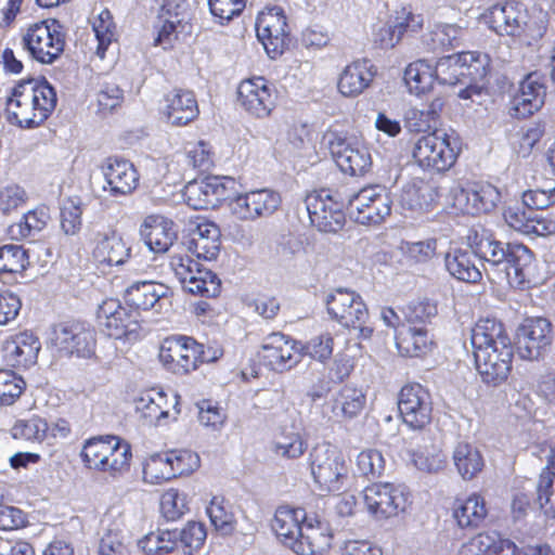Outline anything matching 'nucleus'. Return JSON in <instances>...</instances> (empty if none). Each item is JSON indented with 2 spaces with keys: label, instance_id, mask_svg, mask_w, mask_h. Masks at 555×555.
<instances>
[{
  "label": "nucleus",
  "instance_id": "nucleus-38",
  "mask_svg": "<svg viewBox=\"0 0 555 555\" xmlns=\"http://www.w3.org/2000/svg\"><path fill=\"white\" fill-rule=\"evenodd\" d=\"M94 260L108 266H119L130 256V248L115 232L98 233L92 251Z\"/></svg>",
  "mask_w": 555,
  "mask_h": 555
},
{
  "label": "nucleus",
  "instance_id": "nucleus-29",
  "mask_svg": "<svg viewBox=\"0 0 555 555\" xmlns=\"http://www.w3.org/2000/svg\"><path fill=\"white\" fill-rule=\"evenodd\" d=\"M514 349H505L504 345L499 352H481L474 356L478 373L488 385L496 386L508 377L512 370Z\"/></svg>",
  "mask_w": 555,
  "mask_h": 555
},
{
  "label": "nucleus",
  "instance_id": "nucleus-26",
  "mask_svg": "<svg viewBox=\"0 0 555 555\" xmlns=\"http://www.w3.org/2000/svg\"><path fill=\"white\" fill-rule=\"evenodd\" d=\"M307 513L302 508L279 506L271 521V528L278 539L294 553L299 543Z\"/></svg>",
  "mask_w": 555,
  "mask_h": 555
},
{
  "label": "nucleus",
  "instance_id": "nucleus-23",
  "mask_svg": "<svg viewBox=\"0 0 555 555\" xmlns=\"http://www.w3.org/2000/svg\"><path fill=\"white\" fill-rule=\"evenodd\" d=\"M179 398L178 395H172L171 404L173 412L170 413L167 408L168 401L166 393L163 390L152 389L142 393L135 400V411L140 413L146 425H166L169 418L176 421L180 414Z\"/></svg>",
  "mask_w": 555,
  "mask_h": 555
},
{
  "label": "nucleus",
  "instance_id": "nucleus-40",
  "mask_svg": "<svg viewBox=\"0 0 555 555\" xmlns=\"http://www.w3.org/2000/svg\"><path fill=\"white\" fill-rule=\"evenodd\" d=\"M488 515L485 499L472 494L465 500H457L453 506V518L460 528H478Z\"/></svg>",
  "mask_w": 555,
  "mask_h": 555
},
{
  "label": "nucleus",
  "instance_id": "nucleus-15",
  "mask_svg": "<svg viewBox=\"0 0 555 555\" xmlns=\"http://www.w3.org/2000/svg\"><path fill=\"white\" fill-rule=\"evenodd\" d=\"M305 203L309 219L319 231L336 233L343 229L345 204L335 201L330 191L313 192L306 197Z\"/></svg>",
  "mask_w": 555,
  "mask_h": 555
},
{
  "label": "nucleus",
  "instance_id": "nucleus-39",
  "mask_svg": "<svg viewBox=\"0 0 555 555\" xmlns=\"http://www.w3.org/2000/svg\"><path fill=\"white\" fill-rule=\"evenodd\" d=\"M465 29L456 24L437 23L423 35V46L431 52L459 48L465 37Z\"/></svg>",
  "mask_w": 555,
  "mask_h": 555
},
{
  "label": "nucleus",
  "instance_id": "nucleus-56",
  "mask_svg": "<svg viewBox=\"0 0 555 555\" xmlns=\"http://www.w3.org/2000/svg\"><path fill=\"white\" fill-rule=\"evenodd\" d=\"M26 383L11 370H0V405H12L23 393Z\"/></svg>",
  "mask_w": 555,
  "mask_h": 555
},
{
  "label": "nucleus",
  "instance_id": "nucleus-36",
  "mask_svg": "<svg viewBox=\"0 0 555 555\" xmlns=\"http://www.w3.org/2000/svg\"><path fill=\"white\" fill-rule=\"evenodd\" d=\"M169 288L154 281H139L131 284L125 293V300L134 310H150L160 304Z\"/></svg>",
  "mask_w": 555,
  "mask_h": 555
},
{
  "label": "nucleus",
  "instance_id": "nucleus-44",
  "mask_svg": "<svg viewBox=\"0 0 555 555\" xmlns=\"http://www.w3.org/2000/svg\"><path fill=\"white\" fill-rule=\"evenodd\" d=\"M453 463L464 480L476 477L485 466L480 451L467 442L457 443L453 451Z\"/></svg>",
  "mask_w": 555,
  "mask_h": 555
},
{
  "label": "nucleus",
  "instance_id": "nucleus-33",
  "mask_svg": "<svg viewBox=\"0 0 555 555\" xmlns=\"http://www.w3.org/2000/svg\"><path fill=\"white\" fill-rule=\"evenodd\" d=\"M475 253L467 248H451L444 256L447 271L454 279L466 283H478L482 278V270L477 263Z\"/></svg>",
  "mask_w": 555,
  "mask_h": 555
},
{
  "label": "nucleus",
  "instance_id": "nucleus-50",
  "mask_svg": "<svg viewBox=\"0 0 555 555\" xmlns=\"http://www.w3.org/2000/svg\"><path fill=\"white\" fill-rule=\"evenodd\" d=\"M177 543V530H157L144 535L138 545L145 554L166 555L175 551Z\"/></svg>",
  "mask_w": 555,
  "mask_h": 555
},
{
  "label": "nucleus",
  "instance_id": "nucleus-64",
  "mask_svg": "<svg viewBox=\"0 0 555 555\" xmlns=\"http://www.w3.org/2000/svg\"><path fill=\"white\" fill-rule=\"evenodd\" d=\"M522 204L531 211L542 210L550 207L555 204V185L524 192Z\"/></svg>",
  "mask_w": 555,
  "mask_h": 555
},
{
  "label": "nucleus",
  "instance_id": "nucleus-62",
  "mask_svg": "<svg viewBox=\"0 0 555 555\" xmlns=\"http://www.w3.org/2000/svg\"><path fill=\"white\" fill-rule=\"evenodd\" d=\"M473 189V205L476 215L492 211L501 201L500 191L491 184H481Z\"/></svg>",
  "mask_w": 555,
  "mask_h": 555
},
{
  "label": "nucleus",
  "instance_id": "nucleus-53",
  "mask_svg": "<svg viewBox=\"0 0 555 555\" xmlns=\"http://www.w3.org/2000/svg\"><path fill=\"white\" fill-rule=\"evenodd\" d=\"M92 28L98 40L95 53L104 59L107 48L116 40V25L113 15L108 10H103L94 18Z\"/></svg>",
  "mask_w": 555,
  "mask_h": 555
},
{
  "label": "nucleus",
  "instance_id": "nucleus-32",
  "mask_svg": "<svg viewBox=\"0 0 555 555\" xmlns=\"http://www.w3.org/2000/svg\"><path fill=\"white\" fill-rule=\"evenodd\" d=\"M41 344L30 332H23L7 340L4 359L13 367H28L36 363Z\"/></svg>",
  "mask_w": 555,
  "mask_h": 555
},
{
  "label": "nucleus",
  "instance_id": "nucleus-16",
  "mask_svg": "<svg viewBox=\"0 0 555 555\" xmlns=\"http://www.w3.org/2000/svg\"><path fill=\"white\" fill-rule=\"evenodd\" d=\"M256 33L257 38L271 59L282 55L288 47L289 37L286 17L280 8L261 12L257 16Z\"/></svg>",
  "mask_w": 555,
  "mask_h": 555
},
{
  "label": "nucleus",
  "instance_id": "nucleus-8",
  "mask_svg": "<svg viewBox=\"0 0 555 555\" xmlns=\"http://www.w3.org/2000/svg\"><path fill=\"white\" fill-rule=\"evenodd\" d=\"M325 140L330 152L339 169L350 176H362L372 166V157L367 146L356 134L328 131Z\"/></svg>",
  "mask_w": 555,
  "mask_h": 555
},
{
  "label": "nucleus",
  "instance_id": "nucleus-2",
  "mask_svg": "<svg viewBox=\"0 0 555 555\" xmlns=\"http://www.w3.org/2000/svg\"><path fill=\"white\" fill-rule=\"evenodd\" d=\"M56 102V92L46 79L22 80L7 100L8 120L21 128L38 127L54 111Z\"/></svg>",
  "mask_w": 555,
  "mask_h": 555
},
{
  "label": "nucleus",
  "instance_id": "nucleus-1",
  "mask_svg": "<svg viewBox=\"0 0 555 555\" xmlns=\"http://www.w3.org/2000/svg\"><path fill=\"white\" fill-rule=\"evenodd\" d=\"M466 243L490 281L507 282L519 289L529 286L533 253L527 246L501 242L492 231L480 224L468 230Z\"/></svg>",
  "mask_w": 555,
  "mask_h": 555
},
{
  "label": "nucleus",
  "instance_id": "nucleus-37",
  "mask_svg": "<svg viewBox=\"0 0 555 555\" xmlns=\"http://www.w3.org/2000/svg\"><path fill=\"white\" fill-rule=\"evenodd\" d=\"M374 73L367 60H359L347 65L338 79V90L344 96L361 94L372 82Z\"/></svg>",
  "mask_w": 555,
  "mask_h": 555
},
{
  "label": "nucleus",
  "instance_id": "nucleus-42",
  "mask_svg": "<svg viewBox=\"0 0 555 555\" xmlns=\"http://www.w3.org/2000/svg\"><path fill=\"white\" fill-rule=\"evenodd\" d=\"M443 105L442 99L436 98L421 107H411L405 113L406 129L412 132H425L436 127Z\"/></svg>",
  "mask_w": 555,
  "mask_h": 555
},
{
  "label": "nucleus",
  "instance_id": "nucleus-35",
  "mask_svg": "<svg viewBox=\"0 0 555 555\" xmlns=\"http://www.w3.org/2000/svg\"><path fill=\"white\" fill-rule=\"evenodd\" d=\"M165 102L164 114L173 126H184L198 115L197 101L192 91L173 90L166 95Z\"/></svg>",
  "mask_w": 555,
  "mask_h": 555
},
{
  "label": "nucleus",
  "instance_id": "nucleus-18",
  "mask_svg": "<svg viewBox=\"0 0 555 555\" xmlns=\"http://www.w3.org/2000/svg\"><path fill=\"white\" fill-rule=\"evenodd\" d=\"M280 205V194L270 189H258L238 194L229 204L231 212L244 221L267 218L273 215Z\"/></svg>",
  "mask_w": 555,
  "mask_h": 555
},
{
  "label": "nucleus",
  "instance_id": "nucleus-45",
  "mask_svg": "<svg viewBox=\"0 0 555 555\" xmlns=\"http://www.w3.org/2000/svg\"><path fill=\"white\" fill-rule=\"evenodd\" d=\"M365 402V396L360 389L344 386L334 399L333 412L336 416L352 420L362 412Z\"/></svg>",
  "mask_w": 555,
  "mask_h": 555
},
{
  "label": "nucleus",
  "instance_id": "nucleus-12",
  "mask_svg": "<svg viewBox=\"0 0 555 555\" xmlns=\"http://www.w3.org/2000/svg\"><path fill=\"white\" fill-rule=\"evenodd\" d=\"M402 422L412 430H423L431 422L433 402L429 392L420 384L403 386L398 396Z\"/></svg>",
  "mask_w": 555,
  "mask_h": 555
},
{
  "label": "nucleus",
  "instance_id": "nucleus-43",
  "mask_svg": "<svg viewBox=\"0 0 555 555\" xmlns=\"http://www.w3.org/2000/svg\"><path fill=\"white\" fill-rule=\"evenodd\" d=\"M433 341L423 326H409L396 335L398 350L406 357H422L431 348Z\"/></svg>",
  "mask_w": 555,
  "mask_h": 555
},
{
  "label": "nucleus",
  "instance_id": "nucleus-47",
  "mask_svg": "<svg viewBox=\"0 0 555 555\" xmlns=\"http://www.w3.org/2000/svg\"><path fill=\"white\" fill-rule=\"evenodd\" d=\"M131 457L130 444L115 436V440L111 441V450H108L106 460L107 463L103 464L101 472L107 473L114 478L122 476L130 468Z\"/></svg>",
  "mask_w": 555,
  "mask_h": 555
},
{
  "label": "nucleus",
  "instance_id": "nucleus-46",
  "mask_svg": "<svg viewBox=\"0 0 555 555\" xmlns=\"http://www.w3.org/2000/svg\"><path fill=\"white\" fill-rule=\"evenodd\" d=\"M50 221V211L47 206H39L26 212L22 220L10 227L9 231L13 238H26L42 231Z\"/></svg>",
  "mask_w": 555,
  "mask_h": 555
},
{
  "label": "nucleus",
  "instance_id": "nucleus-25",
  "mask_svg": "<svg viewBox=\"0 0 555 555\" xmlns=\"http://www.w3.org/2000/svg\"><path fill=\"white\" fill-rule=\"evenodd\" d=\"M470 343L474 356L482 351L499 352L504 345L505 349H514L512 340L504 325L495 319H480L472 330Z\"/></svg>",
  "mask_w": 555,
  "mask_h": 555
},
{
  "label": "nucleus",
  "instance_id": "nucleus-31",
  "mask_svg": "<svg viewBox=\"0 0 555 555\" xmlns=\"http://www.w3.org/2000/svg\"><path fill=\"white\" fill-rule=\"evenodd\" d=\"M459 555H520V550L501 533L489 531L479 533L464 543Z\"/></svg>",
  "mask_w": 555,
  "mask_h": 555
},
{
  "label": "nucleus",
  "instance_id": "nucleus-19",
  "mask_svg": "<svg viewBox=\"0 0 555 555\" xmlns=\"http://www.w3.org/2000/svg\"><path fill=\"white\" fill-rule=\"evenodd\" d=\"M552 343V325L544 318H531L517 330V352L521 359L538 360Z\"/></svg>",
  "mask_w": 555,
  "mask_h": 555
},
{
  "label": "nucleus",
  "instance_id": "nucleus-24",
  "mask_svg": "<svg viewBox=\"0 0 555 555\" xmlns=\"http://www.w3.org/2000/svg\"><path fill=\"white\" fill-rule=\"evenodd\" d=\"M263 358L272 370L283 372L300 362L302 353L299 341L287 338L282 333L269 335L262 346Z\"/></svg>",
  "mask_w": 555,
  "mask_h": 555
},
{
  "label": "nucleus",
  "instance_id": "nucleus-51",
  "mask_svg": "<svg viewBox=\"0 0 555 555\" xmlns=\"http://www.w3.org/2000/svg\"><path fill=\"white\" fill-rule=\"evenodd\" d=\"M11 435L14 439L41 442L49 435V424L46 418L31 415L17 420L11 428Z\"/></svg>",
  "mask_w": 555,
  "mask_h": 555
},
{
  "label": "nucleus",
  "instance_id": "nucleus-48",
  "mask_svg": "<svg viewBox=\"0 0 555 555\" xmlns=\"http://www.w3.org/2000/svg\"><path fill=\"white\" fill-rule=\"evenodd\" d=\"M115 440V436H98L92 437L83 443L80 456L85 465L98 472H101L103 464L107 463L108 450H111V441Z\"/></svg>",
  "mask_w": 555,
  "mask_h": 555
},
{
  "label": "nucleus",
  "instance_id": "nucleus-57",
  "mask_svg": "<svg viewBox=\"0 0 555 555\" xmlns=\"http://www.w3.org/2000/svg\"><path fill=\"white\" fill-rule=\"evenodd\" d=\"M28 255L20 245L7 244L0 247V273L20 272L27 268Z\"/></svg>",
  "mask_w": 555,
  "mask_h": 555
},
{
  "label": "nucleus",
  "instance_id": "nucleus-52",
  "mask_svg": "<svg viewBox=\"0 0 555 555\" xmlns=\"http://www.w3.org/2000/svg\"><path fill=\"white\" fill-rule=\"evenodd\" d=\"M535 504L545 516L555 518V472L547 467L539 477Z\"/></svg>",
  "mask_w": 555,
  "mask_h": 555
},
{
  "label": "nucleus",
  "instance_id": "nucleus-13",
  "mask_svg": "<svg viewBox=\"0 0 555 555\" xmlns=\"http://www.w3.org/2000/svg\"><path fill=\"white\" fill-rule=\"evenodd\" d=\"M51 345L61 356L90 358L94 352V332L81 323H60L52 330Z\"/></svg>",
  "mask_w": 555,
  "mask_h": 555
},
{
  "label": "nucleus",
  "instance_id": "nucleus-11",
  "mask_svg": "<svg viewBox=\"0 0 555 555\" xmlns=\"http://www.w3.org/2000/svg\"><path fill=\"white\" fill-rule=\"evenodd\" d=\"M98 321L107 336L135 340L141 330L139 312L122 307L117 299H106L98 309Z\"/></svg>",
  "mask_w": 555,
  "mask_h": 555
},
{
  "label": "nucleus",
  "instance_id": "nucleus-27",
  "mask_svg": "<svg viewBox=\"0 0 555 555\" xmlns=\"http://www.w3.org/2000/svg\"><path fill=\"white\" fill-rule=\"evenodd\" d=\"M333 531L330 524L318 515L308 516L297 544L298 555H319L332 546Z\"/></svg>",
  "mask_w": 555,
  "mask_h": 555
},
{
  "label": "nucleus",
  "instance_id": "nucleus-41",
  "mask_svg": "<svg viewBox=\"0 0 555 555\" xmlns=\"http://www.w3.org/2000/svg\"><path fill=\"white\" fill-rule=\"evenodd\" d=\"M191 276L185 279L182 287L190 294L212 298L219 295L221 282L216 273L194 262Z\"/></svg>",
  "mask_w": 555,
  "mask_h": 555
},
{
  "label": "nucleus",
  "instance_id": "nucleus-21",
  "mask_svg": "<svg viewBox=\"0 0 555 555\" xmlns=\"http://www.w3.org/2000/svg\"><path fill=\"white\" fill-rule=\"evenodd\" d=\"M363 500L367 511L377 518L396 516L400 511H404L406 504L403 489L389 482L366 487Z\"/></svg>",
  "mask_w": 555,
  "mask_h": 555
},
{
  "label": "nucleus",
  "instance_id": "nucleus-54",
  "mask_svg": "<svg viewBox=\"0 0 555 555\" xmlns=\"http://www.w3.org/2000/svg\"><path fill=\"white\" fill-rule=\"evenodd\" d=\"M206 512L211 525L222 534H230L234 530V515L222 498L215 496Z\"/></svg>",
  "mask_w": 555,
  "mask_h": 555
},
{
  "label": "nucleus",
  "instance_id": "nucleus-61",
  "mask_svg": "<svg viewBox=\"0 0 555 555\" xmlns=\"http://www.w3.org/2000/svg\"><path fill=\"white\" fill-rule=\"evenodd\" d=\"M160 511L167 520L179 519L188 511L186 495L176 489L167 490L160 499Z\"/></svg>",
  "mask_w": 555,
  "mask_h": 555
},
{
  "label": "nucleus",
  "instance_id": "nucleus-30",
  "mask_svg": "<svg viewBox=\"0 0 555 555\" xmlns=\"http://www.w3.org/2000/svg\"><path fill=\"white\" fill-rule=\"evenodd\" d=\"M225 188L217 177L193 180L184 186L183 197L193 209H208L217 206L224 197Z\"/></svg>",
  "mask_w": 555,
  "mask_h": 555
},
{
  "label": "nucleus",
  "instance_id": "nucleus-63",
  "mask_svg": "<svg viewBox=\"0 0 555 555\" xmlns=\"http://www.w3.org/2000/svg\"><path fill=\"white\" fill-rule=\"evenodd\" d=\"M437 312L436 304L430 300L412 301L404 309L405 319L413 326L430 322Z\"/></svg>",
  "mask_w": 555,
  "mask_h": 555
},
{
  "label": "nucleus",
  "instance_id": "nucleus-49",
  "mask_svg": "<svg viewBox=\"0 0 555 555\" xmlns=\"http://www.w3.org/2000/svg\"><path fill=\"white\" fill-rule=\"evenodd\" d=\"M434 80V69L424 60L410 63L405 68L404 81L410 91L417 95L430 90Z\"/></svg>",
  "mask_w": 555,
  "mask_h": 555
},
{
  "label": "nucleus",
  "instance_id": "nucleus-17",
  "mask_svg": "<svg viewBox=\"0 0 555 555\" xmlns=\"http://www.w3.org/2000/svg\"><path fill=\"white\" fill-rule=\"evenodd\" d=\"M545 76L540 72H532L525 76L509 102V115L524 119L539 112L545 102Z\"/></svg>",
  "mask_w": 555,
  "mask_h": 555
},
{
  "label": "nucleus",
  "instance_id": "nucleus-7",
  "mask_svg": "<svg viewBox=\"0 0 555 555\" xmlns=\"http://www.w3.org/2000/svg\"><path fill=\"white\" fill-rule=\"evenodd\" d=\"M310 469L321 490L339 491L348 480V466L344 454L331 444H319L309 455Z\"/></svg>",
  "mask_w": 555,
  "mask_h": 555
},
{
  "label": "nucleus",
  "instance_id": "nucleus-4",
  "mask_svg": "<svg viewBox=\"0 0 555 555\" xmlns=\"http://www.w3.org/2000/svg\"><path fill=\"white\" fill-rule=\"evenodd\" d=\"M483 22L500 36L542 37L543 26L532 18L525 5L517 1L495 3L482 14Z\"/></svg>",
  "mask_w": 555,
  "mask_h": 555
},
{
  "label": "nucleus",
  "instance_id": "nucleus-58",
  "mask_svg": "<svg viewBox=\"0 0 555 555\" xmlns=\"http://www.w3.org/2000/svg\"><path fill=\"white\" fill-rule=\"evenodd\" d=\"M302 356H309L310 358L325 362L332 357L334 349V338L330 333H323L312 337L306 344L299 343Z\"/></svg>",
  "mask_w": 555,
  "mask_h": 555
},
{
  "label": "nucleus",
  "instance_id": "nucleus-10",
  "mask_svg": "<svg viewBox=\"0 0 555 555\" xmlns=\"http://www.w3.org/2000/svg\"><path fill=\"white\" fill-rule=\"evenodd\" d=\"M22 46L37 62L52 64L64 51L65 37L55 20L43 21L29 26L22 38Z\"/></svg>",
  "mask_w": 555,
  "mask_h": 555
},
{
  "label": "nucleus",
  "instance_id": "nucleus-3",
  "mask_svg": "<svg viewBox=\"0 0 555 555\" xmlns=\"http://www.w3.org/2000/svg\"><path fill=\"white\" fill-rule=\"evenodd\" d=\"M460 152L457 137L435 130L416 140L412 156L423 170L443 173L455 165Z\"/></svg>",
  "mask_w": 555,
  "mask_h": 555
},
{
  "label": "nucleus",
  "instance_id": "nucleus-5",
  "mask_svg": "<svg viewBox=\"0 0 555 555\" xmlns=\"http://www.w3.org/2000/svg\"><path fill=\"white\" fill-rule=\"evenodd\" d=\"M490 57L486 53L467 51L439 59L434 69L435 79L441 85L455 86L466 79L478 80L486 77Z\"/></svg>",
  "mask_w": 555,
  "mask_h": 555
},
{
  "label": "nucleus",
  "instance_id": "nucleus-60",
  "mask_svg": "<svg viewBox=\"0 0 555 555\" xmlns=\"http://www.w3.org/2000/svg\"><path fill=\"white\" fill-rule=\"evenodd\" d=\"M28 199L26 191L17 184L0 189V217H7L24 206Z\"/></svg>",
  "mask_w": 555,
  "mask_h": 555
},
{
  "label": "nucleus",
  "instance_id": "nucleus-34",
  "mask_svg": "<svg viewBox=\"0 0 555 555\" xmlns=\"http://www.w3.org/2000/svg\"><path fill=\"white\" fill-rule=\"evenodd\" d=\"M220 229L217 224L209 221L201 222L192 230L188 250L198 259L214 260L220 251Z\"/></svg>",
  "mask_w": 555,
  "mask_h": 555
},
{
  "label": "nucleus",
  "instance_id": "nucleus-28",
  "mask_svg": "<svg viewBox=\"0 0 555 555\" xmlns=\"http://www.w3.org/2000/svg\"><path fill=\"white\" fill-rule=\"evenodd\" d=\"M140 235L154 253H165L177 240L175 222L162 215L146 216L140 225Z\"/></svg>",
  "mask_w": 555,
  "mask_h": 555
},
{
  "label": "nucleus",
  "instance_id": "nucleus-55",
  "mask_svg": "<svg viewBox=\"0 0 555 555\" xmlns=\"http://www.w3.org/2000/svg\"><path fill=\"white\" fill-rule=\"evenodd\" d=\"M143 478L146 482L158 485L175 478L166 453L151 455L143 466Z\"/></svg>",
  "mask_w": 555,
  "mask_h": 555
},
{
  "label": "nucleus",
  "instance_id": "nucleus-22",
  "mask_svg": "<svg viewBox=\"0 0 555 555\" xmlns=\"http://www.w3.org/2000/svg\"><path fill=\"white\" fill-rule=\"evenodd\" d=\"M105 180L103 189L112 196L131 194L139 184V173L133 164L119 157H108L101 166Z\"/></svg>",
  "mask_w": 555,
  "mask_h": 555
},
{
  "label": "nucleus",
  "instance_id": "nucleus-20",
  "mask_svg": "<svg viewBox=\"0 0 555 555\" xmlns=\"http://www.w3.org/2000/svg\"><path fill=\"white\" fill-rule=\"evenodd\" d=\"M275 99L274 86L263 77L243 80L237 89L238 103L258 118L270 115L275 106Z\"/></svg>",
  "mask_w": 555,
  "mask_h": 555
},
{
  "label": "nucleus",
  "instance_id": "nucleus-14",
  "mask_svg": "<svg viewBox=\"0 0 555 555\" xmlns=\"http://www.w3.org/2000/svg\"><path fill=\"white\" fill-rule=\"evenodd\" d=\"M203 357V345L189 336H177L166 340L159 359L175 374H188L198 367Z\"/></svg>",
  "mask_w": 555,
  "mask_h": 555
},
{
  "label": "nucleus",
  "instance_id": "nucleus-59",
  "mask_svg": "<svg viewBox=\"0 0 555 555\" xmlns=\"http://www.w3.org/2000/svg\"><path fill=\"white\" fill-rule=\"evenodd\" d=\"M307 443L298 433L281 435L273 442V452L281 457L297 459L304 454Z\"/></svg>",
  "mask_w": 555,
  "mask_h": 555
},
{
  "label": "nucleus",
  "instance_id": "nucleus-9",
  "mask_svg": "<svg viewBox=\"0 0 555 555\" xmlns=\"http://www.w3.org/2000/svg\"><path fill=\"white\" fill-rule=\"evenodd\" d=\"M351 219L364 225L380 224L391 212V198L385 188L369 185L346 197Z\"/></svg>",
  "mask_w": 555,
  "mask_h": 555
},
{
  "label": "nucleus",
  "instance_id": "nucleus-6",
  "mask_svg": "<svg viewBox=\"0 0 555 555\" xmlns=\"http://www.w3.org/2000/svg\"><path fill=\"white\" fill-rule=\"evenodd\" d=\"M327 312L344 327L358 331V337L367 339L373 327L367 324L369 311L360 295L347 288H337L327 294Z\"/></svg>",
  "mask_w": 555,
  "mask_h": 555
}]
</instances>
